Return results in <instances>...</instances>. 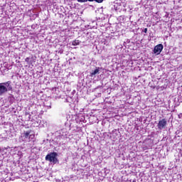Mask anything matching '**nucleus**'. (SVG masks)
Instances as JSON below:
<instances>
[{"mask_svg":"<svg viewBox=\"0 0 182 182\" xmlns=\"http://www.w3.org/2000/svg\"><path fill=\"white\" fill-rule=\"evenodd\" d=\"M11 83V81L0 83V96H4L5 93H8V92L12 90Z\"/></svg>","mask_w":182,"mask_h":182,"instance_id":"1","label":"nucleus"},{"mask_svg":"<svg viewBox=\"0 0 182 182\" xmlns=\"http://www.w3.org/2000/svg\"><path fill=\"white\" fill-rule=\"evenodd\" d=\"M46 160L47 161H50V163H53V164H56L58 163V153L52 152L49 154L46 155Z\"/></svg>","mask_w":182,"mask_h":182,"instance_id":"2","label":"nucleus"},{"mask_svg":"<svg viewBox=\"0 0 182 182\" xmlns=\"http://www.w3.org/2000/svg\"><path fill=\"white\" fill-rule=\"evenodd\" d=\"M35 139L34 134H31L29 132H24L21 134V140L23 141L29 142L31 140H33Z\"/></svg>","mask_w":182,"mask_h":182,"instance_id":"3","label":"nucleus"},{"mask_svg":"<svg viewBox=\"0 0 182 182\" xmlns=\"http://www.w3.org/2000/svg\"><path fill=\"white\" fill-rule=\"evenodd\" d=\"M166 126H167V120L162 119L159 122L157 127L159 130H163V129H166Z\"/></svg>","mask_w":182,"mask_h":182,"instance_id":"4","label":"nucleus"},{"mask_svg":"<svg viewBox=\"0 0 182 182\" xmlns=\"http://www.w3.org/2000/svg\"><path fill=\"white\" fill-rule=\"evenodd\" d=\"M163 44H158L154 48V53L155 55H160V53H161V51L163 50Z\"/></svg>","mask_w":182,"mask_h":182,"instance_id":"5","label":"nucleus"},{"mask_svg":"<svg viewBox=\"0 0 182 182\" xmlns=\"http://www.w3.org/2000/svg\"><path fill=\"white\" fill-rule=\"evenodd\" d=\"M100 68H96L95 70H92V72L90 73V76L93 77L96 75H99V73H100Z\"/></svg>","mask_w":182,"mask_h":182,"instance_id":"6","label":"nucleus"},{"mask_svg":"<svg viewBox=\"0 0 182 182\" xmlns=\"http://www.w3.org/2000/svg\"><path fill=\"white\" fill-rule=\"evenodd\" d=\"M80 43V41L79 40H75L73 41L72 45L73 46H77V45H79Z\"/></svg>","mask_w":182,"mask_h":182,"instance_id":"7","label":"nucleus"},{"mask_svg":"<svg viewBox=\"0 0 182 182\" xmlns=\"http://www.w3.org/2000/svg\"><path fill=\"white\" fill-rule=\"evenodd\" d=\"M94 1L98 4H102V2H103V0H91V2H93Z\"/></svg>","mask_w":182,"mask_h":182,"instance_id":"8","label":"nucleus"},{"mask_svg":"<svg viewBox=\"0 0 182 182\" xmlns=\"http://www.w3.org/2000/svg\"><path fill=\"white\" fill-rule=\"evenodd\" d=\"M77 2H87V1H89V2H91V0H77Z\"/></svg>","mask_w":182,"mask_h":182,"instance_id":"9","label":"nucleus"},{"mask_svg":"<svg viewBox=\"0 0 182 182\" xmlns=\"http://www.w3.org/2000/svg\"><path fill=\"white\" fill-rule=\"evenodd\" d=\"M29 60H30L29 58H26L25 59V62H27V63H29Z\"/></svg>","mask_w":182,"mask_h":182,"instance_id":"10","label":"nucleus"},{"mask_svg":"<svg viewBox=\"0 0 182 182\" xmlns=\"http://www.w3.org/2000/svg\"><path fill=\"white\" fill-rule=\"evenodd\" d=\"M144 33H147V28H144Z\"/></svg>","mask_w":182,"mask_h":182,"instance_id":"11","label":"nucleus"},{"mask_svg":"<svg viewBox=\"0 0 182 182\" xmlns=\"http://www.w3.org/2000/svg\"><path fill=\"white\" fill-rule=\"evenodd\" d=\"M4 151V149L2 148H0V153H2Z\"/></svg>","mask_w":182,"mask_h":182,"instance_id":"12","label":"nucleus"}]
</instances>
